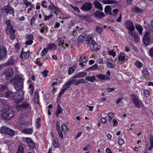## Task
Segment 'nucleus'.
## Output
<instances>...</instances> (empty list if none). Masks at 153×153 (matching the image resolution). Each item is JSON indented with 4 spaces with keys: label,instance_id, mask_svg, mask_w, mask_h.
I'll return each mask as SVG.
<instances>
[{
    "label": "nucleus",
    "instance_id": "obj_4",
    "mask_svg": "<svg viewBox=\"0 0 153 153\" xmlns=\"http://www.w3.org/2000/svg\"><path fill=\"white\" fill-rule=\"evenodd\" d=\"M131 96L135 105L138 108H140V104L144 107V105L141 100H139L138 98L134 94H131Z\"/></svg>",
    "mask_w": 153,
    "mask_h": 153
},
{
    "label": "nucleus",
    "instance_id": "obj_27",
    "mask_svg": "<svg viewBox=\"0 0 153 153\" xmlns=\"http://www.w3.org/2000/svg\"><path fill=\"white\" fill-rule=\"evenodd\" d=\"M85 79L87 81L90 82H93L96 80L95 76L94 75H92L91 76H86L85 77Z\"/></svg>",
    "mask_w": 153,
    "mask_h": 153
},
{
    "label": "nucleus",
    "instance_id": "obj_44",
    "mask_svg": "<svg viewBox=\"0 0 153 153\" xmlns=\"http://www.w3.org/2000/svg\"><path fill=\"white\" fill-rule=\"evenodd\" d=\"M102 30L103 28L98 26H97L95 29V31L99 34H100L102 31Z\"/></svg>",
    "mask_w": 153,
    "mask_h": 153
},
{
    "label": "nucleus",
    "instance_id": "obj_9",
    "mask_svg": "<svg viewBox=\"0 0 153 153\" xmlns=\"http://www.w3.org/2000/svg\"><path fill=\"white\" fill-rule=\"evenodd\" d=\"M13 116V112L12 110H9L4 113L3 118L7 120H9Z\"/></svg>",
    "mask_w": 153,
    "mask_h": 153
},
{
    "label": "nucleus",
    "instance_id": "obj_43",
    "mask_svg": "<svg viewBox=\"0 0 153 153\" xmlns=\"http://www.w3.org/2000/svg\"><path fill=\"white\" fill-rule=\"evenodd\" d=\"M61 130L63 133L65 134L68 130L67 126L63 124L61 126Z\"/></svg>",
    "mask_w": 153,
    "mask_h": 153
},
{
    "label": "nucleus",
    "instance_id": "obj_25",
    "mask_svg": "<svg viewBox=\"0 0 153 153\" xmlns=\"http://www.w3.org/2000/svg\"><path fill=\"white\" fill-rule=\"evenodd\" d=\"M62 111L63 109L60 105L58 104L57 106V110L55 112V114L56 117H58L59 114L61 113L62 112Z\"/></svg>",
    "mask_w": 153,
    "mask_h": 153
},
{
    "label": "nucleus",
    "instance_id": "obj_21",
    "mask_svg": "<svg viewBox=\"0 0 153 153\" xmlns=\"http://www.w3.org/2000/svg\"><path fill=\"white\" fill-rule=\"evenodd\" d=\"M93 15L95 17H98L100 19L103 17L105 16V14L99 11L96 12L93 14Z\"/></svg>",
    "mask_w": 153,
    "mask_h": 153
},
{
    "label": "nucleus",
    "instance_id": "obj_16",
    "mask_svg": "<svg viewBox=\"0 0 153 153\" xmlns=\"http://www.w3.org/2000/svg\"><path fill=\"white\" fill-rule=\"evenodd\" d=\"M49 10L52 11V12H53L55 13L56 16L57 14L56 13V11L58 12L59 11V9L56 7L53 4H51L48 6V7Z\"/></svg>",
    "mask_w": 153,
    "mask_h": 153
},
{
    "label": "nucleus",
    "instance_id": "obj_12",
    "mask_svg": "<svg viewBox=\"0 0 153 153\" xmlns=\"http://www.w3.org/2000/svg\"><path fill=\"white\" fill-rule=\"evenodd\" d=\"M125 24L126 28L129 30L135 29V27L132 22L131 20H128L125 22Z\"/></svg>",
    "mask_w": 153,
    "mask_h": 153
},
{
    "label": "nucleus",
    "instance_id": "obj_46",
    "mask_svg": "<svg viewBox=\"0 0 153 153\" xmlns=\"http://www.w3.org/2000/svg\"><path fill=\"white\" fill-rule=\"evenodd\" d=\"M41 119L40 118H38L36 120V126L38 128L41 126Z\"/></svg>",
    "mask_w": 153,
    "mask_h": 153
},
{
    "label": "nucleus",
    "instance_id": "obj_20",
    "mask_svg": "<svg viewBox=\"0 0 153 153\" xmlns=\"http://www.w3.org/2000/svg\"><path fill=\"white\" fill-rule=\"evenodd\" d=\"M29 56V51H27L26 52H22L21 53L20 57L22 59H26L28 58Z\"/></svg>",
    "mask_w": 153,
    "mask_h": 153
},
{
    "label": "nucleus",
    "instance_id": "obj_17",
    "mask_svg": "<svg viewBox=\"0 0 153 153\" xmlns=\"http://www.w3.org/2000/svg\"><path fill=\"white\" fill-rule=\"evenodd\" d=\"M16 59L13 57H11L8 61L4 63V65L6 66L11 65L14 64L16 61Z\"/></svg>",
    "mask_w": 153,
    "mask_h": 153
},
{
    "label": "nucleus",
    "instance_id": "obj_18",
    "mask_svg": "<svg viewBox=\"0 0 153 153\" xmlns=\"http://www.w3.org/2000/svg\"><path fill=\"white\" fill-rule=\"evenodd\" d=\"M26 140L30 147L32 148H35V145L34 143L30 138L27 137L26 139Z\"/></svg>",
    "mask_w": 153,
    "mask_h": 153
},
{
    "label": "nucleus",
    "instance_id": "obj_23",
    "mask_svg": "<svg viewBox=\"0 0 153 153\" xmlns=\"http://www.w3.org/2000/svg\"><path fill=\"white\" fill-rule=\"evenodd\" d=\"M4 11L6 13L13 14V15L14 16V11L13 9L9 6L5 7L4 9Z\"/></svg>",
    "mask_w": 153,
    "mask_h": 153
},
{
    "label": "nucleus",
    "instance_id": "obj_64",
    "mask_svg": "<svg viewBox=\"0 0 153 153\" xmlns=\"http://www.w3.org/2000/svg\"><path fill=\"white\" fill-rule=\"evenodd\" d=\"M41 5L44 8H46L47 7V6L46 4V1H43L42 2Z\"/></svg>",
    "mask_w": 153,
    "mask_h": 153
},
{
    "label": "nucleus",
    "instance_id": "obj_7",
    "mask_svg": "<svg viewBox=\"0 0 153 153\" xmlns=\"http://www.w3.org/2000/svg\"><path fill=\"white\" fill-rule=\"evenodd\" d=\"M13 70L12 68L10 67L6 69L4 72L6 79H9L13 76Z\"/></svg>",
    "mask_w": 153,
    "mask_h": 153
},
{
    "label": "nucleus",
    "instance_id": "obj_63",
    "mask_svg": "<svg viewBox=\"0 0 153 153\" xmlns=\"http://www.w3.org/2000/svg\"><path fill=\"white\" fill-rule=\"evenodd\" d=\"M149 54L150 56L153 58V47L150 49L149 50Z\"/></svg>",
    "mask_w": 153,
    "mask_h": 153
},
{
    "label": "nucleus",
    "instance_id": "obj_10",
    "mask_svg": "<svg viewBox=\"0 0 153 153\" xmlns=\"http://www.w3.org/2000/svg\"><path fill=\"white\" fill-rule=\"evenodd\" d=\"M88 45L90 48L93 51H97L100 49V45L98 44L95 41Z\"/></svg>",
    "mask_w": 153,
    "mask_h": 153
},
{
    "label": "nucleus",
    "instance_id": "obj_24",
    "mask_svg": "<svg viewBox=\"0 0 153 153\" xmlns=\"http://www.w3.org/2000/svg\"><path fill=\"white\" fill-rule=\"evenodd\" d=\"M76 81V79H73L70 80L66 84H64L63 86L64 87L66 88L67 89L68 88H70V85L74 84Z\"/></svg>",
    "mask_w": 153,
    "mask_h": 153
},
{
    "label": "nucleus",
    "instance_id": "obj_42",
    "mask_svg": "<svg viewBox=\"0 0 153 153\" xmlns=\"http://www.w3.org/2000/svg\"><path fill=\"white\" fill-rule=\"evenodd\" d=\"M87 61V59L86 57L84 56H82L79 58V61L81 62H82L83 63Z\"/></svg>",
    "mask_w": 153,
    "mask_h": 153
},
{
    "label": "nucleus",
    "instance_id": "obj_34",
    "mask_svg": "<svg viewBox=\"0 0 153 153\" xmlns=\"http://www.w3.org/2000/svg\"><path fill=\"white\" fill-rule=\"evenodd\" d=\"M125 56L124 54L121 53H120L119 57V61L121 62H123L125 59Z\"/></svg>",
    "mask_w": 153,
    "mask_h": 153
},
{
    "label": "nucleus",
    "instance_id": "obj_55",
    "mask_svg": "<svg viewBox=\"0 0 153 153\" xmlns=\"http://www.w3.org/2000/svg\"><path fill=\"white\" fill-rule=\"evenodd\" d=\"M48 72V71L47 70H45L42 73L44 77H46L48 75L47 73Z\"/></svg>",
    "mask_w": 153,
    "mask_h": 153
},
{
    "label": "nucleus",
    "instance_id": "obj_32",
    "mask_svg": "<svg viewBox=\"0 0 153 153\" xmlns=\"http://www.w3.org/2000/svg\"><path fill=\"white\" fill-rule=\"evenodd\" d=\"M22 132L25 134H31L33 132V129L32 128L25 129L22 130Z\"/></svg>",
    "mask_w": 153,
    "mask_h": 153
},
{
    "label": "nucleus",
    "instance_id": "obj_38",
    "mask_svg": "<svg viewBox=\"0 0 153 153\" xmlns=\"http://www.w3.org/2000/svg\"><path fill=\"white\" fill-rule=\"evenodd\" d=\"M135 29L131 30H128V33L132 37H134L135 39L136 38V33H135L133 32Z\"/></svg>",
    "mask_w": 153,
    "mask_h": 153
},
{
    "label": "nucleus",
    "instance_id": "obj_30",
    "mask_svg": "<svg viewBox=\"0 0 153 153\" xmlns=\"http://www.w3.org/2000/svg\"><path fill=\"white\" fill-rule=\"evenodd\" d=\"M86 38V35L84 34H82L78 37L77 41L79 42H82L84 41Z\"/></svg>",
    "mask_w": 153,
    "mask_h": 153
},
{
    "label": "nucleus",
    "instance_id": "obj_11",
    "mask_svg": "<svg viewBox=\"0 0 153 153\" xmlns=\"http://www.w3.org/2000/svg\"><path fill=\"white\" fill-rule=\"evenodd\" d=\"M26 40L25 42L26 45H30L33 43V40L34 39V36L31 34H28L26 36Z\"/></svg>",
    "mask_w": 153,
    "mask_h": 153
},
{
    "label": "nucleus",
    "instance_id": "obj_41",
    "mask_svg": "<svg viewBox=\"0 0 153 153\" xmlns=\"http://www.w3.org/2000/svg\"><path fill=\"white\" fill-rule=\"evenodd\" d=\"M97 65L96 64H95L93 65L92 66L86 69V70L91 71H92L95 70L97 69Z\"/></svg>",
    "mask_w": 153,
    "mask_h": 153
},
{
    "label": "nucleus",
    "instance_id": "obj_36",
    "mask_svg": "<svg viewBox=\"0 0 153 153\" xmlns=\"http://www.w3.org/2000/svg\"><path fill=\"white\" fill-rule=\"evenodd\" d=\"M12 25H10L8 26L6 28V33L7 34H9L11 33L12 30H15L13 29Z\"/></svg>",
    "mask_w": 153,
    "mask_h": 153
},
{
    "label": "nucleus",
    "instance_id": "obj_60",
    "mask_svg": "<svg viewBox=\"0 0 153 153\" xmlns=\"http://www.w3.org/2000/svg\"><path fill=\"white\" fill-rule=\"evenodd\" d=\"M143 73L145 75H148L149 74V72L148 71L147 68H145L143 70Z\"/></svg>",
    "mask_w": 153,
    "mask_h": 153
},
{
    "label": "nucleus",
    "instance_id": "obj_26",
    "mask_svg": "<svg viewBox=\"0 0 153 153\" xmlns=\"http://www.w3.org/2000/svg\"><path fill=\"white\" fill-rule=\"evenodd\" d=\"M107 66L108 67L113 68L116 65L114 63H112V61L111 59H108L106 61Z\"/></svg>",
    "mask_w": 153,
    "mask_h": 153
},
{
    "label": "nucleus",
    "instance_id": "obj_31",
    "mask_svg": "<svg viewBox=\"0 0 153 153\" xmlns=\"http://www.w3.org/2000/svg\"><path fill=\"white\" fill-rule=\"evenodd\" d=\"M94 4L96 7L98 8L101 10H102V7L101 6V4L97 1H95Z\"/></svg>",
    "mask_w": 153,
    "mask_h": 153
},
{
    "label": "nucleus",
    "instance_id": "obj_1",
    "mask_svg": "<svg viewBox=\"0 0 153 153\" xmlns=\"http://www.w3.org/2000/svg\"><path fill=\"white\" fill-rule=\"evenodd\" d=\"M0 90L1 95L6 97H9L11 99H14L16 103H19L22 101L24 94V92L22 91L20 93L12 92L8 90L6 85H2Z\"/></svg>",
    "mask_w": 153,
    "mask_h": 153
},
{
    "label": "nucleus",
    "instance_id": "obj_13",
    "mask_svg": "<svg viewBox=\"0 0 153 153\" xmlns=\"http://www.w3.org/2000/svg\"><path fill=\"white\" fill-rule=\"evenodd\" d=\"M143 42L146 45H149L150 42V40L149 37L148 32H146L145 33L143 38Z\"/></svg>",
    "mask_w": 153,
    "mask_h": 153
},
{
    "label": "nucleus",
    "instance_id": "obj_19",
    "mask_svg": "<svg viewBox=\"0 0 153 153\" xmlns=\"http://www.w3.org/2000/svg\"><path fill=\"white\" fill-rule=\"evenodd\" d=\"M96 76L98 77L99 79L102 80H109L110 77L106 75H103L102 74H98L96 75Z\"/></svg>",
    "mask_w": 153,
    "mask_h": 153
},
{
    "label": "nucleus",
    "instance_id": "obj_52",
    "mask_svg": "<svg viewBox=\"0 0 153 153\" xmlns=\"http://www.w3.org/2000/svg\"><path fill=\"white\" fill-rule=\"evenodd\" d=\"M25 4L26 6L27 7V6H30L31 7H33V4H31V2L29 1H27L26 2H25Z\"/></svg>",
    "mask_w": 153,
    "mask_h": 153
},
{
    "label": "nucleus",
    "instance_id": "obj_29",
    "mask_svg": "<svg viewBox=\"0 0 153 153\" xmlns=\"http://www.w3.org/2000/svg\"><path fill=\"white\" fill-rule=\"evenodd\" d=\"M40 28L41 29L40 32L41 33H43L44 31L46 32L47 31L48 27L45 25L42 24H40Z\"/></svg>",
    "mask_w": 153,
    "mask_h": 153
},
{
    "label": "nucleus",
    "instance_id": "obj_61",
    "mask_svg": "<svg viewBox=\"0 0 153 153\" xmlns=\"http://www.w3.org/2000/svg\"><path fill=\"white\" fill-rule=\"evenodd\" d=\"M52 16V15L51 14L50 15H49L48 16H45V18L44 19V20L45 21H46V20L49 19L51 18Z\"/></svg>",
    "mask_w": 153,
    "mask_h": 153
},
{
    "label": "nucleus",
    "instance_id": "obj_62",
    "mask_svg": "<svg viewBox=\"0 0 153 153\" xmlns=\"http://www.w3.org/2000/svg\"><path fill=\"white\" fill-rule=\"evenodd\" d=\"M114 113L112 112H109L107 114V115L109 118H112L114 117Z\"/></svg>",
    "mask_w": 153,
    "mask_h": 153
},
{
    "label": "nucleus",
    "instance_id": "obj_47",
    "mask_svg": "<svg viewBox=\"0 0 153 153\" xmlns=\"http://www.w3.org/2000/svg\"><path fill=\"white\" fill-rule=\"evenodd\" d=\"M37 17V15H34L31 19L30 23L32 25H33L34 24V22L35 21V19H36Z\"/></svg>",
    "mask_w": 153,
    "mask_h": 153
},
{
    "label": "nucleus",
    "instance_id": "obj_50",
    "mask_svg": "<svg viewBox=\"0 0 153 153\" xmlns=\"http://www.w3.org/2000/svg\"><path fill=\"white\" fill-rule=\"evenodd\" d=\"M48 51V50L47 48H44L42 52L41 55L42 56L45 55L47 53Z\"/></svg>",
    "mask_w": 153,
    "mask_h": 153
},
{
    "label": "nucleus",
    "instance_id": "obj_54",
    "mask_svg": "<svg viewBox=\"0 0 153 153\" xmlns=\"http://www.w3.org/2000/svg\"><path fill=\"white\" fill-rule=\"evenodd\" d=\"M107 53L109 55H112L113 57H114L116 55V53L112 51H107Z\"/></svg>",
    "mask_w": 153,
    "mask_h": 153
},
{
    "label": "nucleus",
    "instance_id": "obj_59",
    "mask_svg": "<svg viewBox=\"0 0 153 153\" xmlns=\"http://www.w3.org/2000/svg\"><path fill=\"white\" fill-rule=\"evenodd\" d=\"M57 40L62 45H63L64 44V40H62V38L61 37H58L57 38Z\"/></svg>",
    "mask_w": 153,
    "mask_h": 153
},
{
    "label": "nucleus",
    "instance_id": "obj_28",
    "mask_svg": "<svg viewBox=\"0 0 153 153\" xmlns=\"http://www.w3.org/2000/svg\"><path fill=\"white\" fill-rule=\"evenodd\" d=\"M47 48L48 49L51 50H56L57 49V47L53 43H51L47 46Z\"/></svg>",
    "mask_w": 153,
    "mask_h": 153
},
{
    "label": "nucleus",
    "instance_id": "obj_14",
    "mask_svg": "<svg viewBox=\"0 0 153 153\" xmlns=\"http://www.w3.org/2000/svg\"><path fill=\"white\" fill-rule=\"evenodd\" d=\"M87 75V73L84 72H80L78 74L74 75L71 77V78L72 79L77 78H80L85 76Z\"/></svg>",
    "mask_w": 153,
    "mask_h": 153
},
{
    "label": "nucleus",
    "instance_id": "obj_8",
    "mask_svg": "<svg viewBox=\"0 0 153 153\" xmlns=\"http://www.w3.org/2000/svg\"><path fill=\"white\" fill-rule=\"evenodd\" d=\"M7 54L6 48L3 46H0V59H4L6 58Z\"/></svg>",
    "mask_w": 153,
    "mask_h": 153
},
{
    "label": "nucleus",
    "instance_id": "obj_53",
    "mask_svg": "<svg viewBox=\"0 0 153 153\" xmlns=\"http://www.w3.org/2000/svg\"><path fill=\"white\" fill-rule=\"evenodd\" d=\"M74 70L72 67H70L68 70V74L69 75L71 74L74 71Z\"/></svg>",
    "mask_w": 153,
    "mask_h": 153
},
{
    "label": "nucleus",
    "instance_id": "obj_3",
    "mask_svg": "<svg viewBox=\"0 0 153 153\" xmlns=\"http://www.w3.org/2000/svg\"><path fill=\"white\" fill-rule=\"evenodd\" d=\"M0 132L7 134L10 136H13L14 134L15 131L8 127L3 126L0 127Z\"/></svg>",
    "mask_w": 153,
    "mask_h": 153
},
{
    "label": "nucleus",
    "instance_id": "obj_39",
    "mask_svg": "<svg viewBox=\"0 0 153 153\" xmlns=\"http://www.w3.org/2000/svg\"><path fill=\"white\" fill-rule=\"evenodd\" d=\"M135 65L138 68H140L143 66V64L139 61H137L135 62Z\"/></svg>",
    "mask_w": 153,
    "mask_h": 153
},
{
    "label": "nucleus",
    "instance_id": "obj_15",
    "mask_svg": "<svg viewBox=\"0 0 153 153\" xmlns=\"http://www.w3.org/2000/svg\"><path fill=\"white\" fill-rule=\"evenodd\" d=\"M56 125L57 130L59 136L62 139H63L64 137L62 131L60 130V123L59 121H56Z\"/></svg>",
    "mask_w": 153,
    "mask_h": 153
},
{
    "label": "nucleus",
    "instance_id": "obj_22",
    "mask_svg": "<svg viewBox=\"0 0 153 153\" xmlns=\"http://www.w3.org/2000/svg\"><path fill=\"white\" fill-rule=\"evenodd\" d=\"M93 41H95L94 39L93 35H89L86 39V44L88 45L93 42Z\"/></svg>",
    "mask_w": 153,
    "mask_h": 153
},
{
    "label": "nucleus",
    "instance_id": "obj_49",
    "mask_svg": "<svg viewBox=\"0 0 153 153\" xmlns=\"http://www.w3.org/2000/svg\"><path fill=\"white\" fill-rule=\"evenodd\" d=\"M15 32V30H12V32L10 33V38L12 40H13L15 39V36L14 35Z\"/></svg>",
    "mask_w": 153,
    "mask_h": 153
},
{
    "label": "nucleus",
    "instance_id": "obj_5",
    "mask_svg": "<svg viewBox=\"0 0 153 153\" xmlns=\"http://www.w3.org/2000/svg\"><path fill=\"white\" fill-rule=\"evenodd\" d=\"M131 96L135 105L138 108H140V104L144 107V105L141 100H139L138 98L134 94H131Z\"/></svg>",
    "mask_w": 153,
    "mask_h": 153
},
{
    "label": "nucleus",
    "instance_id": "obj_35",
    "mask_svg": "<svg viewBox=\"0 0 153 153\" xmlns=\"http://www.w3.org/2000/svg\"><path fill=\"white\" fill-rule=\"evenodd\" d=\"M136 29L138 31L140 34H142V31L143 29L142 26L139 24H136L135 25Z\"/></svg>",
    "mask_w": 153,
    "mask_h": 153
},
{
    "label": "nucleus",
    "instance_id": "obj_6",
    "mask_svg": "<svg viewBox=\"0 0 153 153\" xmlns=\"http://www.w3.org/2000/svg\"><path fill=\"white\" fill-rule=\"evenodd\" d=\"M92 8V4L89 2H85L81 7L80 9L85 11H89Z\"/></svg>",
    "mask_w": 153,
    "mask_h": 153
},
{
    "label": "nucleus",
    "instance_id": "obj_2",
    "mask_svg": "<svg viewBox=\"0 0 153 153\" xmlns=\"http://www.w3.org/2000/svg\"><path fill=\"white\" fill-rule=\"evenodd\" d=\"M10 83L13 84L15 90L17 91H22L23 88V80L21 76L16 75L10 80Z\"/></svg>",
    "mask_w": 153,
    "mask_h": 153
},
{
    "label": "nucleus",
    "instance_id": "obj_51",
    "mask_svg": "<svg viewBox=\"0 0 153 153\" xmlns=\"http://www.w3.org/2000/svg\"><path fill=\"white\" fill-rule=\"evenodd\" d=\"M118 143L119 145L121 146L123 144H124L125 142L124 140L122 138H119L118 140Z\"/></svg>",
    "mask_w": 153,
    "mask_h": 153
},
{
    "label": "nucleus",
    "instance_id": "obj_33",
    "mask_svg": "<svg viewBox=\"0 0 153 153\" xmlns=\"http://www.w3.org/2000/svg\"><path fill=\"white\" fill-rule=\"evenodd\" d=\"M53 146L55 148H57L59 147V143L57 139L55 137L53 138Z\"/></svg>",
    "mask_w": 153,
    "mask_h": 153
},
{
    "label": "nucleus",
    "instance_id": "obj_56",
    "mask_svg": "<svg viewBox=\"0 0 153 153\" xmlns=\"http://www.w3.org/2000/svg\"><path fill=\"white\" fill-rule=\"evenodd\" d=\"M23 106L25 108H28L30 106L29 104L27 102H25L23 103Z\"/></svg>",
    "mask_w": 153,
    "mask_h": 153
},
{
    "label": "nucleus",
    "instance_id": "obj_37",
    "mask_svg": "<svg viewBox=\"0 0 153 153\" xmlns=\"http://www.w3.org/2000/svg\"><path fill=\"white\" fill-rule=\"evenodd\" d=\"M104 10L106 13L110 14L111 12V9L109 6H106Z\"/></svg>",
    "mask_w": 153,
    "mask_h": 153
},
{
    "label": "nucleus",
    "instance_id": "obj_48",
    "mask_svg": "<svg viewBox=\"0 0 153 153\" xmlns=\"http://www.w3.org/2000/svg\"><path fill=\"white\" fill-rule=\"evenodd\" d=\"M70 6L75 11H76L77 13H80V10L77 7L73 6L71 4H70Z\"/></svg>",
    "mask_w": 153,
    "mask_h": 153
},
{
    "label": "nucleus",
    "instance_id": "obj_58",
    "mask_svg": "<svg viewBox=\"0 0 153 153\" xmlns=\"http://www.w3.org/2000/svg\"><path fill=\"white\" fill-rule=\"evenodd\" d=\"M104 2H104L105 4H112L115 3L116 2L115 1H110L108 0L105 1H104Z\"/></svg>",
    "mask_w": 153,
    "mask_h": 153
},
{
    "label": "nucleus",
    "instance_id": "obj_40",
    "mask_svg": "<svg viewBox=\"0 0 153 153\" xmlns=\"http://www.w3.org/2000/svg\"><path fill=\"white\" fill-rule=\"evenodd\" d=\"M34 99L35 102L37 104L39 102L38 93L37 91H36L34 94Z\"/></svg>",
    "mask_w": 153,
    "mask_h": 153
},
{
    "label": "nucleus",
    "instance_id": "obj_45",
    "mask_svg": "<svg viewBox=\"0 0 153 153\" xmlns=\"http://www.w3.org/2000/svg\"><path fill=\"white\" fill-rule=\"evenodd\" d=\"M17 153H23V147L22 146H19Z\"/></svg>",
    "mask_w": 153,
    "mask_h": 153
},
{
    "label": "nucleus",
    "instance_id": "obj_57",
    "mask_svg": "<svg viewBox=\"0 0 153 153\" xmlns=\"http://www.w3.org/2000/svg\"><path fill=\"white\" fill-rule=\"evenodd\" d=\"M115 90L114 88H106V91H107L108 93H110L112 91L114 90Z\"/></svg>",
    "mask_w": 153,
    "mask_h": 153
}]
</instances>
